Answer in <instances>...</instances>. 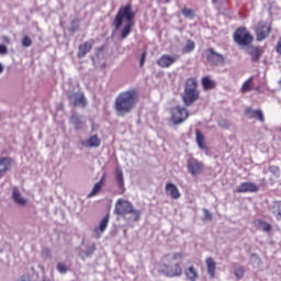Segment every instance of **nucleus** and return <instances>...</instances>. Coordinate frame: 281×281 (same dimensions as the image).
I'll return each instance as SVG.
<instances>
[{
  "instance_id": "nucleus-1",
  "label": "nucleus",
  "mask_w": 281,
  "mask_h": 281,
  "mask_svg": "<svg viewBox=\"0 0 281 281\" xmlns=\"http://www.w3.org/2000/svg\"><path fill=\"white\" fill-rule=\"evenodd\" d=\"M135 11H133V4L127 3L125 5H122L119 8V11L116 12L114 20L112 22L113 27L115 30H120L122 25H125L121 30V40L124 41V38H127L131 32H133V27H135Z\"/></svg>"
},
{
  "instance_id": "nucleus-2",
  "label": "nucleus",
  "mask_w": 281,
  "mask_h": 281,
  "mask_svg": "<svg viewBox=\"0 0 281 281\" xmlns=\"http://www.w3.org/2000/svg\"><path fill=\"white\" fill-rule=\"evenodd\" d=\"M137 102H139V92L137 89H130L119 93L114 101V109L117 115H127L137 106Z\"/></svg>"
},
{
  "instance_id": "nucleus-3",
  "label": "nucleus",
  "mask_w": 281,
  "mask_h": 281,
  "mask_svg": "<svg viewBox=\"0 0 281 281\" xmlns=\"http://www.w3.org/2000/svg\"><path fill=\"white\" fill-rule=\"evenodd\" d=\"M201 98V91H199V82L196 78H188L184 82V92L182 94V102L184 106H192L194 102H198Z\"/></svg>"
},
{
  "instance_id": "nucleus-4",
  "label": "nucleus",
  "mask_w": 281,
  "mask_h": 281,
  "mask_svg": "<svg viewBox=\"0 0 281 281\" xmlns=\"http://www.w3.org/2000/svg\"><path fill=\"white\" fill-rule=\"evenodd\" d=\"M114 213L117 216H126V214H134V221H139V211L135 210L133 203L124 199H119L115 204Z\"/></svg>"
},
{
  "instance_id": "nucleus-5",
  "label": "nucleus",
  "mask_w": 281,
  "mask_h": 281,
  "mask_svg": "<svg viewBox=\"0 0 281 281\" xmlns=\"http://www.w3.org/2000/svg\"><path fill=\"white\" fill-rule=\"evenodd\" d=\"M169 113L170 120L175 126H181V124L188 122V117H190V111L181 105L172 106Z\"/></svg>"
},
{
  "instance_id": "nucleus-6",
  "label": "nucleus",
  "mask_w": 281,
  "mask_h": 281,
  "mask_svg": "<svg viewBox=\"0 0 281 281\" xmlns=\"http://www.w3.org/2000/svg\"><path fill=\"white\" fill-rule=\"evenodd\" d=\"M234 42L239 47H249L254 43V35L247 31V27H238L233 35Z\"/></svg>"
},
{
  "instance_id": "nucleus-7",
  "label": "nucleus",
  "mask_w": 281,
  "mask_h": 281,
  "mask_svg": "<svg viewBox=\"0 0 281 281\" xmlns=\"http://www.w3.org/2000/svg\"><path fill=\"white\" fill-rule=\"evenodd\" d=\"M271 24H269V22L260 21L255 30L257 41L260 43L268 38L269 34H271Z\"/></svg>"
},
{
  "instance_id": "nucleus-8",
  "label": "nucleus",
  "mask_w": 281,
  "mask_h": 281,
  "mask_svg": "<svg viewBox=\"0 0 281 281\" xmlns=\"http://www.w3.org/2000/svg\"><path fill=\"white\" fill-rule=\"evenodd\" d=\"M160 273H164L167 278H179L183 274V268H181L180 263H175L173 266L162 265Z\"/></svg>"
},
{
  "instance_id": "nucleus-9",
  "label": "nucleus",
  "mask_w": 281,
  "mask_h": 281,
  "mask_svg": "<svg viewBox=\"0 0 281 281\" xmlns=\"http://www.w3.org/2000/svg\"><path fill=\"white\" fill-rule=\"evenodd\" d=\"M205 56L207 63H210V65H214L215 67L225 64V57L222 54L216 53L214 48H207L205 50Z\"/></svg>"
},
{
  "instance_id": "nucleus-10",
  "label": "nucleus",
  "mask_w": 281,
  "mask_h": 281,
  "mask_svg": "<svg viewBox=\"0 0 281 281\" xmlns=\"http://www.w3.org/2000/svg\"><path fill=\"white\" fill-rule=\"evenodd\" d=\"M188 172L192 175L193 177H196V175H201L203 172V169L205 168L203 162L199 159L191 157L187 161Z\"/></svg>"
},
{
  "instance_id": "nucleus-11",
  "label": "nucleus",
  "mask_w": 281,
  "mask_h": 281,
  "mask_svg": "<svg viewBox=\"0 0 281 281\" xmlns=\"http://www.w3.org/2000/svg\"><path fill=\"white\" fill-rule=\"evenodd\" d=\"M67 98L70 104L85 109L87 106V98L83 92H67Z\"/></svg>"
},
{
  "instance_id": "nucleus-12",
  "label": "nucleus",
  "mask_w": 281,
  "mask_h": 281,
  "mask_svg": "<svg viewBox=\"0 0 281 281\" xmlns=\"http://www.w3.org/2000/svg\"><path fill=\"white\" fill-rule=\"evenodd\" d=\"M177 63V56H170L168 54L162 55L157 59L158 67L161 69H168V67H172Z\"/></svg>"
},
{
  "instance_id": "nucleus-13",
  "label": "nucleus",
  "mask_w": 281,
  "mask_h": 281,
  "mask_svg": "<svg viewBox=\"0 0 281 281\" xmlns=\"http://www.w3.org/2000/svg\"><path fill=\"white\" fill-rule=\"evenodd\" d=\"M109 221H110V215L106 214L101 222L99 223V226L93 229V238H101L102 234L106 232V227H109Z\"/></svg>"
},
{
  "instance_id": "nucleus-14",
  "label": "nucleus",
  "mask_w": 281,
  "mask_h": 281,
  "mask_svg": "<svg viewBox=\"0 0 281 281\" xmlns=\"http://www.w3.org/2000/svg\"><path fill=\"white\" fill-rule=\"evenodd\" d=\"M258 190H260V188L257 187L256 183H254V182H243V183L239 184V187H237L235 192H237V194H245L247 192H258Z\"/></svg>"
},
{
  "instance_id": "nucleus-15",
  "label": "nucleus",
  "mask_w": 281,
  "mask_h": 281,
  "mask_svg": "<svg viewBox=\"0 0 281 281\" xmlns=\"http://www.w3.org/2000/svg\"><path fill=\"white\" fill-rule=\"evenodd\" d=\"M102 144V140L98 135H92L86 140L81 142V145L85 146V148H100V145Z\"/></svg>"
},
{
  "instance_id": "nucleus-16",
  "label": "nucleus",
  "mask_w": 281,
  "mask_h": 281,
  "mask_svg": "<svg viewBox=\"0 0 281 281\" xmlns=\"http://www.w3.org/2000/svg\"><path fill=\"white\" fill-rule=\"evenodd\" d=\"M104 183H106V173H103L101 179L93 186L92 191L88 194V199L100 194L102 188H104Z\"/></svg>"
},
{
  "instance_id": "nucleus-17",
  "label": "nucleus",
  "mask_w": 281,
  "mask_h": 281,
  "mask_svg": "<svg viewBox=\"0 0 281 281\" xmlns=\"http://www.w3.org/2000/svg\"><path fill=\"white\" fill-rule=\"evenodd\" d=\"M245 115L249 117V120H259V122H265V114L262 113V110H254L251 108H246Z\"/></svg>"
},
{
  "instance_id": "nucleus-18",
  "label": "nucleus",
  "mask_w": 281,
  "mask_h": 281,
  "mask_svg": "<svg viewBox=\"0 0 281 281\" xmlns=\"http://www.w3.org/2000/svg\"><path fill=\"white\" fill-rule=\"evenodd\" d=\"M252 63H260V58L265 50L258 46H250L248 52Z\"/></svg>"
},
{
  "instance_id": "nucleus-19",
  "label": "nucleus",
  "mask_w": 281,
  "mask_h": 281,
  "mask_svg": "<svg viewBox=\"0 0 281 281\" xmlns=\"http://www.w3.org/2000/svg\"><path fill=\"white\" fill-rule=\"evenodd\" d=\"M165 192H167L171 199H181V192L179 191V188L175 186V183L168 182L165 187Z\"/></svg>"
},
{
  "instance_id": "nucleus-20",
  "label": "nucleus",
  "mask_w": 281,
  "mask_h": 281,
  "mask_svg": "<svg viewBox=\"0 0 281 281\" xmlns=\"http://www.w3.org/2000/svg\"><path fill=\"white\" fill-rule=\"evenodd\" d=\"M91 49H93V43H91V42H86V43L79 45V50L77 53V57L85 58L87 56V54H89V52H91Z\"/></svg>"
},
{
  "instance_id": "nucleus-21",
  "label": "nucleus",
  "mask_w": 281,
  "mask_h": 281,
  "mask_svg": "<svg viewBox=\"0 0 281 281\" xmlns=\"http://www.w3.org/2000/svg\"><path fill=\"white\" fill-rule=\"evenodd\" d=\"M205 265H206L209 276H211V278H215V276H216V261H214V258L207 257L205 259Z\"/></svg>"
},
{
  "instance_id": "nucleus-22",
  "label": "nucleus",
  "mask_w": 281,
  "mask_h": 281,
  "mask_svg": "<svg viewBox=\"0 0 281 281\" xmlns=\"http://www.w3.org/2000/svg\"><path fill=\"white\" fill-rule=\"evenodd\" d=\"M12 199L14 203H16V205H21V206L27 205V200L21 196V192L19 191L18 188H13Z\"/></svg>"
},
{
  "instance_id": "nucleus-23",
  "label": "nucleus",
  "mask_w": 281,
  "mask_h": 281,
  "mask_svg": "<svg viewBox=\"0 0 281 281\" xmlns=\"http://www.w3.org/2000/svg\"><path fill=\"white\" fill-rule=\"evenodd\" d=\"M204 91H211L216 89V81H214L210 76H205L201 80Z\"/></svg>"
},
{
  "instance_id": "nucleus-24",
  "label": "nucleus",
  "mask_w": 281,
  "mask_h": 281,
  "mask_svg": "<svg viewBox=\"0 0 281 281\" xmlns=\"http://www.w3.org/2000/svg\"><path fill=\"white\" fill-rule=\"evenodd\" d=\"M195 139L200 150H207V145H205V136L199 130L195 131Z\"/></svg>"
},
{
  "instance_id": "nucleus-25",
  "label": "nucleus",
  "mask_w": 281,
  "mask_h": 281,
  "mask_svg": "<svg viewBox=\"0 0 281 281\" xmlns=\"http://www.w3.org/2000/svg\"><path fill=\"white\" fill-rule=\"evenodd\" d=\"M186 278L190 281H196L199 280V271H196V268L194 266L189 267L184 270Z\"/></svg>"
},
{
  "instance_id": "nucleus-26",
  "label": "nucleus",
  "mask_w": 281,
  "mask_h": 281,
  "mask_svg": "<svg viewBox=\"0 0 281 281\" xmlns=\"http://www.w3.org/2000/svg\"><path fill=\"white\" fill-rule=\"evenodd\" d=\"M10 166H12V158H0V175L3 172H8V170H10Z\"/></svg>"
},
{
  "instance_id": "nucleus-27",
  "label": "nucleus",
  "mask_w": 281,
  "mask_h": 281,
  "mask_svg": "<svg viewBox=\"0 0 281 281\" xmlns=\"http://www.w3.org/2000/svg\"><path fill=\"white\" fill-rule=\"evenodd\" d=\"M254 89V78H248L241 86L240 91L247 93Z\"/></svg>"
},
{
  "instance_id": "nucleus-28",
  "label": "nucleus",
  "mask_w": 281,
  "mask_h": 281,
  "mask_svg": "<svg viewBox=\"0 0 281 281\" xmlns=\"http://www.w3.org/2000/svg\"><path fill=\"white\" fill-rule=\"evenodd\" d=\"M70 122L74 124L76 131H80L82 128V120H80L78 114H72L70 116Z\"/></svg>"
},
{
  "instance_id": "nucleus-29",
  "label": "nucleus",
  "mask_w": 281,
  "mask_h": 281,
  "mask_svg": "<svg viewBox=\"0 0 281 281\" xmlns=\"http://www.w3.org/2000/svg\"><path fill=\"white\" fill-rule=\"evenodd\" d=\"M194 47H196V44L192 40L187 41V44L182 49V54H190L194 52Z\"/></svg>"
},
{
  "instance_id": "nucleus-30",
  "label": "nucleus",
  "mask_w": 281,
  "mask_h": 281,
  "mask_svg": "<svg viewBox=\"0 0 281 281\" xmlns=\"http://www.w3.org/2000/svg\"><path fill=\"white\" fill-rule=\"evenodd\" d=\"M115 179L120 188H124V172L121 169H116Z\"/></svg>"
},
{
  "instance_id": "nucleus-31",
  "label": "nucleus",
  "mask_w": 281,
  "mask_h": 281,
  "mask_svg": "<svg viewBox=\"0 0 281 281\" xmlns=\"http://www.w3.org/2000/svg\"><path fill=\"white\" fill-rule=\"evenodd\" d=\"M273 214L276 215L277 221H281V202L280 201L274 203Z\"/></svg>"
},
{
  "instance_id": "nucleus-32",
  "label": "nucleus",
  "mask_w": 281,
  "mask_h": 281,
  "mask_svg": "<svg viewBox=\"0 0 281 281\" xmlns=\"http://www.w3.org/2000/svg\"><path fill=\"white\" fill-rule=\"evenodd\" d=\"M181 13L183 14V16L186 19H194V16H195L194 10L189 9V8H183Z\"/></svg>"
},
{
  "instance_id": "nucleus-33",
  "label": "nucleus",
  "mask_w": 281,
  "mask_h": 281,
  "mask_svg": "<svg viewBox=\"0 0 281 281\" xmlns=\"http://www.w3.org/2000/svg\"><path fill=\"white\" fill-rule=\"evenodd\" d=\"M245 277V268L244 267H239L235 270V278L237 280H241V278Z\"/></svg>"
},
{
  "instance_id": "nucleus-34",
  "label": "nucleus",
  "mask_w": 281,
  "mask_h": 281,
  "mask_svg": "<svg viewBox=\"0 0 281 281\" xmlns=\"http://www.w3.org/2000/svg\"><path fill=\"white\" fill-rule=\"evenodd\" d=\"M57 271H59L60 273H67V271H69V267H67V265H65L64 262H58Z\"/></svg>"
},
{
  "instance_id": "nucleus-35",
  "label": "nucleus",
  "mask_w": 281,
  "mask_h": 281,
  "mask_svg": "<svg viewBox=\"0 0 281 281\" xmlns=\"http://www.w3.org/2000/svg\"><path fill=\"white\" fill-rule=\"evenodd\" d=\"M22 45H23V47H32V38H30V36L25 35L22 38Z\"/></svg>"
},
{
  "instance_id": "nucleus-36",
  "label": "nucleus",
  "mask_w": 281,
  "mask_h": 281,
  "mask_svg": "<svg viewBox=\"0 0 281 281\" xmlns=\"http://www.w3.org/2000/svg\"><path fill=\"white\" fill-rule=\"evenodd\" d=\"M263 223H265V221L257 218V220H254L252 225H254V227H256V229H261Z\"/></svg>"
},
{
  "instance_id": "nucleus-37",
  "label": "nucleus",
  "mask_w": 281,
  "mask_h": 281,
  "mask_svg": "<svg viewBox=\"0 0 281 281\" xmlns=\"http://www.w3.org/2000/svg\"><path fill=\"white\" fill-rule=\"evenodd\" d=\"M261 229H262V232H266L267 234H269V232H271V229H272V226L268 222H263Z\"/></svg>"
},
{
  "instance_id": "nucleus-38",
  "label": "nucleus",
  "mask_w": 281,
  "mask_h": 281,
  "mask_svg": "<svg viewBox=\"0 0 281 281\" xmlns=\"http://www.w3.org/2000/svg\"><path fill=\"white\" fill-rule=\"evenodd\" d=\"M146 50L142 53L139 65L140 67H144V63H146Z\"/></svg>"
},
{
  "instance_id": "nucleus-39",
  "label": "nucleus",
  "mask_w": 281,
  "mask_h": 281,
  "mask_svg": "<svg viewBox=\"0 0 281 281\" xmlns=\"http://www.w3.org/2000/svg\"><path fill=\"white\" fill-rule=\"evenodd\" d=\"M204 221H212V213L207 210H204Z\"/></svg>"
},
{
  "instance_id": "nucleus-40",
  "label": "nucleus",
  "mask_w": 281,
  "mask_h": 281,
  "mask_svg": "<svg viewBox=\"0 0 281 281\" xmlns=\"http://www.w3.org/2000/svg\"><path fill=\"white\" fill-rule=\"evenodd\" d=\"M0 54L5 56L8 54V47L5 45H0Z\"/></svg>"
},
{
  "instance_id": "nucleus-41",
  "label": "nucleus",
  "mask_w": 281,
  "mask_h": 281,
  "mask_svg": "<svg viewBox=\"0 0 281 281\" xmlns=\"http://www.w3.org/2000/svg\"><path fill=\"white\" fill-rule=\"evenodd\" d=\"M93 251H95V244H93L91 246V248L86 251V256H91L93 254Z\"/></svg>"
},
{
  "instance_id": "nucleus-42",
  "label": "nucleus",
  "mask_w": 281,
  "mask_h": 281,
  "mask_svg": "<svg viewBox=\"0 0 281 281\" xmlns=\"http://www.w3.org/2000/svg\"><path fill=\"white\" fill-rule=\"evenodd\" d=\"M172 258L173 260H181V258H183V255L181 252H175Z\"/></svg>"
},
{
  "instance_id": "nucleus-43",
  "label": "nucleus",
  "mask_w": 281,
  "mask_h": 281,
  "mask_svg": "<svg viewBox=\"0 0 281 281\" xmlns=\"http://www.w3.org/2000/svg\"><path fill=\"white\" fill-rule=\"evenodd\" d=\"M277 53L281 55V37L278 41L277 47H276Z\"/></svg>"
},
{
  "instance_id": "nucleus-44",
  "label": "nucleus",
  "mask_w": 281,
  "mask_h": 281,
  "mask_svg": "<svg viewBox=\"0 0 281 281\" xmlns=\"http://www.w3.org/2000/svg\"><path fill=\"white\" fill-rule=\"evenodd\" d=\"M18 281H32V279L30 277H20Z\"/></svg>"
},
{
  "instance_id": "nucleus-45",
  "label": "nucleus",
  "mask_w": 281,
  "mask_h": 281,
  "mask_svg": "<svg viewBox=\"0 0 281 281\" xmlns=\"http://www.w3.org/2000/svg\"><path fill=\"white\" fill-rule=\"evenodd\" d=\"M2 41H3L4 43H10V37L3 36V37H2Z\"/></svg>"
},
{
  "instance_id": "nucleus-46",
  "label": "nucleus",
  "mask_w": 281,
  "mask_h": 281,
  "mask_svg": "<svg viewBox=\"0 0 281 281\" xmlns=\"http://www.w3.org/2000/svg\"><path fill=\"white\" fill-rule=\"evenodd\" d=\"M0 74H3V66L0 64Z\"/></svg>"
},
{
  "instance_id": "nucleus-47",
  "label": "nucleus",
  "mask_w": 281,
  "mask_h": 281,
  "mask_svg": "<svg viewBox=\"0 0 281 281\" xmlns=\"http://www.w3.org/2000/svg\"><path fill=\"white\" fill-rule=\"evenodd\" d=\"M213 3H218V0H212Z\"/></svg>"
},
{
  "instance_id": "nucleus-48",
  "label": "nucleus",
  "mask_w": 281,
  "mask_h": 281,
  "mask_svg": "<svg viewBox=\"0 0 281 281\" xmlns=\"http://www.w3.org/2000/svg\"><path fill=\"white\" fill-rule=\"evenodd\" d=\"M166 1V3H170V0H165Z\"/></svg>"
}]
</instances>
